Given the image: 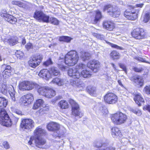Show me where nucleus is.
<instances>
[{
	"label": "nucleus",
	"mask_w": 150,
	"mask_h": 150,
	"mask_svg": "<svg viewBox=\"0 0 150 150\" xmlns=\"http://www.w3.org/2000/svg\"><path fill=\"white\" fill-rule=\"evenodd\" d=\"M79 59L78 53L75 51H71L66 54L65 59H59L58 67L62 71H66L68 69V67L64 66L63 63H65L66 65L69 66H72L77 63Z\"/></svg>",
	"instance_id": "nucleus-1"
},
{
	"label": "nucleus",
	"mask_w": 150,
	"mask_h": 150,
	"mask_svg": "<svg viewBox=\"0 0 150 150\" xmlns=\"http://www.w3.org/2000/svg\"><path fill=\"white\" fill-rule=\"evenodd\" d=\"M111 119L114 124L120 125L125 122L127 119V117L125 114L119 112L112 115Z\"/></svg>",
	"instance_id": "nucleus-2"
},
{
	"label": "nucleus",
	"mask_w": 150,
	"mask_h": 150,
	"mask_svg": "<svg viewBox=\"0 0 150 150\" xmlns=\"http://www.w3.org/2000/svg\"><path fill=\"white\" fill-rule=\"evenodd\" d=\"M103 10L104 12L107 11L110 15L114 18L118 17L120 14V9L117 7L110 4L105 6Z\"/></svg>",
	"instance_id": "nucleus-3"
},
{
	"label": "nucleus",
	"mask_w": 150,
	"mask_h": 150,
	"mask_svg": "<svg viewBox=\"0 0 150 150\" xmlns=\"http://www.w3.org/2000/svg\"><path fill=\"white\" fill-rule=\"evenodd\" d=\"M0 124L7 127L11 125V120L5 109L0 110Z\"/></svg>",
	"instance_id": "nucleus-4"
},
{
	"label": "nucleus",
	"mask_w": 150,
	"mask_h": 150,
	"mask_svg": "<svg viewBox=\"0 0 150 150\" xmlns=\"http://www.w3.org/2000/svg\"><path fill=\"white\" fill-rule=\"evenodd\" d=\"M0 83V92L4 95L7 94L8 91L9 92L12 100L15 101V92L13 89L8 90L7 88V84L5 81H2Z\"/></svg>",
	"instance_id": "nucleus-5"
},
{
	"label": "nucleus",
	"mask_w": 150,
	"mask_h": 150,
	"mask_svg": "<svg viewBox=\"0 0 150 150\" xmlns=\"http://www.w3.org/2000/svg\"><path fill=\"white\" fill-rule=\"evenodd\" d=\"M38 91L39 94L44 96L47 98H51L55 95L54 91L48 87H40Z\"/></svg>",
	"instance_id": "nucleus-6"
},
{
	"label": "nucleus",
	"mask_w": 150,
	"mask_h": 150,
	"mask_svg": "<svg viewBox=\"0 0 150 150\" xmlns=\"http://www.w3.org/2000/svg\"><path fill=\"white\" fill-rule=\"evenodd\" d=\"M34 122L31 119H24L22 121L20 126L24 131L27 132L31 130L34 127Z\"/></svg>",
	"instance_id": "nucleus-7"
},
{
	"label": "nucleus",
	"mask_w": 150,
	"mask_h": 150,
	"mask_svg": "<svg viewBox=\"0 0 150 150\" xmlns=\"http://www.w3.org/2000/svg\"><path fill=\"white\" fill-rule=\"evenodd\" d=\"M43 58L42 55L40 54L32 57L28 62L29 66L33 68H35L40 64Z\"/></svg>",
	"instance_id": "nucleus-8"
},
{
	"label": "nucleus",
	"mask_w": 150,
	"mask_h": 150,
	"mask_svg": "<svg viewBox=\"0 0 150 150\" xmlns=\"http://www.w3.org/2000/svg\"><path fill=\"white\" fill-rule=\"evenodd\" d=\"M69 102L72 107V115L78 118L81 117L83 115V114L79 111L78 105L74 100L71 99L69 100Z\"/></svg>",
	"instance_id": "nucleus-9"
},
{
	"label": "nucleus",
	"mask_w": 150,
	"mask_h": 150,
	"mask_svg": "<svg viewBox=\"0 0 150 150\" xmlns=\"http://www.w3.org/2000/svg\"><path fill=\"white\" fill-rule=\"evenodd\" d=\"M36 84L32 81H23L20 83L19 88L20 90L22 91L30 90L34 88Z\"/></svg>",
	"instance_id": "nucleus-10"
},
{
	"label": "nucleus",
	"mask_w": 150,
	"mask_h": 150,
	"mask_svg": "<svg viewBox=\"0 0 150 150\" xmlns=\"http://www.w3.org/2000/svg\"><path fill=\"white\" fill-rule=\"evenodd\" d=\"M35 18L39 21H42L46 23L49 22V16L40 11H36L34 15Z\"/></svg>",
	"instance_id": "nucleus-11"
},
{
	"label": "nucleus",
	"mask_w": 150,
	"mask_h": 150,
	"mask_svg": "<svg viewBox=\"0 0 150 150\" xmlns=\"http://www.w3.org/2000/svg\"><path fill=\"white\" fill-rule=\"evenodd\" d=\"M33 99V95L29 93L22 96L20 99V102L22 106H27L31 103Z\"/></svg>",
	"instance_id": "nucleus-12"
},
{
	"label": "nucleus",
	"mask_w": 150,
	"mask_h": 150,
	"mask_svg": "<svg viewBox=\"0 0 150 150\" xmlns=\"http://www.w3.org/2000/svg\"><path fill=\"white\" fill-rule=\"evenodd\" d=\"M45 131L39 127H37L34 131V135L32 136L28 142V144L31 145L34 139L35 138L41 137L45 134Z\"/></svg>",
	"instance_id": "nucleus-13"
},
{
	"label": "nucleus",
	"mask_w": 150,
	"mask_h": 150,
	"mask_svg": "<svg viewBox=\"0 0 150 150\" xmlns=\"http://www.w3.org/2000/svg\"><path fill=\"white\" fill-rule=\"evenodd\" d=\"M132 35L135 38L141 39L144 38L146 33L143 29L137 28L133 30L132 33Z\"/></svg>",
	"instance_id": "nucleus-14"
},
{
	"label": "nucleus",
	"mask_w": 150,
	"mask_h": 150,
	"mask_svg": "<svg viewBox=\"0 0 150 150\" xmlns=\"http://www.w3.org/2000/svg\"><path fill=\"white\" fill-rule=\"evenodd\" d=\"M105 102L108 104H113L117 101V96L112 93H109L106 94L104 97Z\"/></svg>",
	"instance_id": "nucleus-15"
},
{
	"label": "nucleus",
	"mask_w": 150,
	"mask_h": 150,
	"mask_svg": "<svg viewBox=\"0 0 150 150\" xmlns=\"http://www.w3.org/2000/svg\"><path fill=\"white\" fill-rule=\"evenodd\" d=\"M100 63L96 60L90 61L87 64V66L94 72H96L98 70Z\"/></svg>",
	"instance_id": "nucleus-16"
},
{
	"label": "nucleus",
	"mask_w": 150,
	"mask_h": 150,
	"mask_svg": "<svg viewBox=\"0 0 150 150\" xmlns=\"http://www.w3.org/2000/svg\"><path fill=\"white\" fill-rule=\"evenodd\" d=\"M69 69V68H68ZM68 74L69 76L74 78L79 79L81 77L80 74L76 68L68 69Z\"/></svg>",
	"instance_id": "nucleus-17"
},
{
	"label": "nucleus",
	"mask_w": 150,
	"mask_h": 150,
	"mask_svg": "<svg viewBox=\"0 0 150 150\" xmlns=\"http://www.w3.org/2000/svg\"><path fill=\"white\" fill-rule=\"evenodd\" d=\"M5 69L2 72V75L4 77L8 78L11 75V67L10 66L3 65L2 66V70Z\"/></svg>",
	"instance_id": "nucleus-18"
},
{
	"label": "nucleus",
	"mask_w": 150,
	"mask_h": 150,
	"mask_svg": "<svg viewBox=\"0 0 150 150\" xmlns=\"http://www.w3.org/2000/svg\"><path fill=\"white\" fill-rule=\"evenodd\" d=\"M96 147L98 148L96 150H114L115 148L111 146H105L100 142H98L96 144Z\"/></svg>",
	"instance_id": "nucleus-19"
},
{
	"label": "nucleus",
	"mask_w": 150,
	"mask_h": 150,
	"mask_svg": "<svg viewBox=\"0 0 150 150\" xmlns=\"http://www.w3.org/2000/svg\"><path fill=\"white\" fill-rule=\"evenodd\" d=\"M38 75L47 80H48L51 78L50 72L47 69H43L41 70Z\"/></svg>",
	"instance_id": "nucleus-20"
},
{
	"label": "nucleus",
	"mask_w": 150,
	"mask_h": 150,
	"mask_svg": "<svg viewBox=\"0 0 150 150\" xmlns=\"http://www.w3.org/2000/svg\"><path fill=\"white\" fill-rule=\"evenodd\" d=\"M103 27L109 31L112 30L115 27L114 23L109 21H105L103 23Z\"/></svg>",
	"instance_id": "nucleus-21"
},
{
	"label": "nucleus",
	"mask_w": 150,
	"mask_h": 150,
	"mask_svg": "<svg viewBox=\"0 0 150 150\" xmlns=\"http://www.w3.org/2000/svg\"><path fill=\"white\" fill-rule=\"evenodd\" d=\"M59 125L54 122H51L47 125L48 129L51 131H56L58 130L59 128Z\"/></svg>",
	"instance_id": "nucleus-22"
},
{
	"label": "nucleus",
	"mask_w": 150,
	"mask_h": 150,
	"mask_svg": "<svg viewBox=\"0 0 150 150\" xmlns=\"http://www.w3.org/2000/svg\"><path fill=\"white\" fill-rule=\"evenodd\" d=\"M33 140H34L36 146L40 148H42V146L46 143V141L41 137L35 138Z\"/></svg>",
	"instance_id": "nucleus-23"
},
{
	"label": "nucleus",
	"mask_w": 150,
	"mask_h": 150,
	"mask_svg": "<svg viewBox=\"0 0 150 150\" xmlns=\"http://www.w3.org/2000/svg\"><path fill=\"white\" fill-rule=\"evenodd\" d=\"M134 100L136 104L139 106H141L142 104L144 102V98L140 93L135 95V97L134 98Z\"/></svg>",
	"instance_id": "nucleus-24"
},
{
	"label": "nucleus",
	"mask_w": 150,
	"mask_h": 150,
	"mask_svg": "<svg viewBox=\"0 0 150 150\" xmlns=\"http://www.w3.org/2000/svg\"><path fill=\"white\" fill-rule=\"evenodd\" d=\"M4 41L12 45H14L18 43V38L17 37H7L4 39Z\"/></svg>",
	"instance_id": "nucleus-25"
},
{
	"label": "nucleus",
	"mask_w": 150,
	"mask_h": 150,
	"mask_svg": "<svg viewBox=\"0 0 150 150\" xmlns=\"http://www.w3.org/2000/svg\"><path fill=\"white\" fill-rule=\"evenodd\" d=\"M5 20L11 24H15L17 19L14 17L10 14H5L4 15Z\"/></svg>",
	"instance_id": "nucleus-26"
},
{
	"label": "nucleus",
	"mask_w": 150,
	"mask_h": 150,
	"mask_svg": "<svg viewBox=\"0 0 150 150\" xmlns=\"http://www.w3.org/2000/svg\"><path fill=\"white\" fill-rule=\"evenodd\" d=\"M64 80L60 78H56L53 79L51 83L55 84L59 86H63L64 83Z\"/></svg>",
	"instance_id": "nucleus-27"
},
{
	"label": "nucleus",
	"mask_w": 150,
	"mask_h": 150,
	"mask_svg": "<svg viewBox=\"0 0 150 150\" xmlns=\"http://www.w3.org/2000/svg\"><path fill=\"white\" fill-rule=\"evenodd\" d=\"M134 81L140 86H142L144 83V81L142 77L139 76L133 77Z\"/></svg>",
	"instance_id": "nucleus-28"
},
{
	"label": "nucleus",
	"mask_w": 150,
	"mask_h": 150,
	"mask_svg": "<svg viewBox=\"0 0 150 150\" xmlns=\"http://www.w3.org/2000/svg\"><path fill=\"white\" fill-rule=\"evenodd\" d=\"M44 101L42 99H38L34 103L33 108L34 109H37L41 106H43Z\"/></svg>",
	"instance_id": "nucleus-29"
},
{
	"label": "nucleus",
	"mask_w": 150,
	"mask_h": 150,
	"mask_svg": "<svg viewBox=\"0 0 150 150\" xmlns=\"http://www.w3.org/2000/svg\"><path fill=\"white\" fill-rule=\"evenodd\" d=\"M7 100L4 97H0V110L4 109V108L6 107L7 104Z\"/></svg>",
	"instance_id": "nucleus-30"
},
{
	"label": "nucleus",
	"mask_w": 150,
	"mask_h": 150,
	"mask_svg": "<svg viewBox=\"0 0 150 150\" xmlns=\"http://www.w3.org/2000/svg\"><path fill=\"white\" fill-rule=\"evenodd\" d=\"M91 72L87 69L83 70L81 72V76L82 77L86 78L90 77L91 75Z\"/></svg>",
	"instance_id": "nucleus-31"
},
{
	"label": "nucleus",
	"mask_w": 150,
	"mask_h": 150,
	"mask_svg": "<svg viewBox=\"0 0 150 150\" xmlns=\"http://www.w3.org/2000/svg\"><path fill=\"white\" fill-rule=\"evenodd\" d=\"M112 135L113 137L115 136H119L121 137V132L119 129L117 127H114L112 129Z\"/></svg>",
	"instance_id": "nucleus-32"
},
{
	"label": "nucleus",
	"mask_w": 150,
	"mask_h": 150,
	"mask_svg": "<svg viewBox=\"0 0 150 150\" xmlns=\"http://www.w3.org/2000/svg\"><path fill=\"white\" fill-rule=\"evenodd\" d=\"M110 56L113 59H119L120 55L117 51L113 50L110 53Z\"/></svg>",
	"instance_id": "nucleus-33"
},
{
	"label": "nucleus",
	"mask_w": 150,
	"mask_h": 150,
	"mask_svg": "<svg viewBox=\"0 0 150 150\" xmlns=\"http://www.w3.org/2000/svg\"><path fill=\"white\" fill-rule=\"evenodd\" d=\"M58 105L61 109H65L68 108L67 102L64 100L60 101L58 103Z\"/></svg>",
	"instance_id": "nucleus-34"
},
{
	"label": "nucleus",
	"mask_w": 150,
	"mask_h": 150,
	"mask_svg": "<svg viewBox=\"0 0 150 150\" xmlns=\"http://www.w3.org/2000/svg\"><path fill=\"white\" fill-rule=\"evenodd\" d=\"M50 74L54 76H58L60 75L59 70L57 67H52L50 71Z\"/></svg>",
	"instance_id": "nucleus-35"
},
{
	"label": "nucleus",
	"mask_w": 150,
	"mask_h": 150,
	"mask_svg": "<svg viewBox=\"0 0 150 150\" xmlns=\"http://www.w3.org/2000/svg\"><path fill=\"white\" fill-rule=\"evenodd\" d=\"M101 17V12L98 11H96L95 18L92 23L93 24H96L100 19Z\"/></svg>",
	"instance_id": "nucleus-36"
},
{
	"label": "nucleus",
	"mask_w": 150,
	"mask_h": 150,
	"mask_svg": "<svg viewBox=\"0 0 150 150\" xmlns=\"http://www.w3.org/2000/svg\"><path fill=\"white\" fill-rule=\"evenodd\" d=\"M70 83L71 85L73 86H76L79 88L81 87H83L84 86V84L82 82H80L79 83H76V81L74 80H71Z\"/></svg>",
	"instance_id": "nucleus-37"
},
{
	"label": "nucleus",
	"mask_w": 150,
	"mask_h": 150,
	"mask_svg": "<svg viewBox=\"0 0 150 150\" xmlns=\"http://www.w3.org/2000/svg\"><path fill=\"white\" fill-rule=\"evenodd\" d=\"M81 57L83 60L85 61L90 59L91 57V55L88 52H82L81 53Z\"/></svg>",
	"instance_id": "nucleus-38"
},
{
	"label": "nucleus",
	"mask_w": 150,
	"mask_h": 150,
	"mask_svg": "<svg viewBox=\"0 0 150 150\" xmlns=\"http://www.w3.org/2000/svg\"><path fill=\"white\" fill-rule=\"evenodd\" d=\"M132 11H130V10H126L124 12V16L128 19H134L135 18V16H134V17H133V18L129 16H130V15H132Z\"/></svg>",
	"instance_id": "nucleus-39"
},
{
	"label": "nucleus",
	"mask_w": 150,
	"mask_h": 150,
	"mask_svg": "<svg viewBox=\"0 0 150 150\" xmlns=\"http://www.w3.org/2000/svg\"><path fill=\"white\" fill-rule=\"evenodd\" d=\"M72 38L68 36H62L59 38V40L60 41H64L66 42H70Z\"/></svg>",
	"instance_id": "nucleus-40"
},
{
	"label": "nucleus",
	"mask_w": 150,
	"mask_h": 150,
	"mask_svg": "<svg viewBox=\"0 0 150 150\" xmlns=\"http://www.w3.org/2000/svg\"><path fill=\"white\" fill-rule=\"evenodd\" d=\"M49 21L51 23L54 25H57L59 23V21L56 18L53 17H51L50 18Z\"/></svg>",
	"instance_id": "nucleus-41"
},
{
	"label": "nucleus",
	"mask_w": 150,
	"mask_h": 150,
	"mask_svg": "<svg viewBox=\"0 0 150 150\" xmlns=\"http://www.w3.org/2000/svg\"><path fill=\"white\" fill-rule=\"evenodd\" d=\"M87 91L90 94H93L96 92V88L91 86H88L87 87Z\"/></svg>",
	"instance_id": "nucleus-42"
},
{
	"label": "nucleus",
	"mask_w": 150,
	"mask_h": 150,
	"mask_svg": "<svg viewBox=\"0 0 150 150\" xmlns=\"http://www.w3.org/2000/svg\"><path fill=\"white\" fill-rule=\"evenodd\" d=\"M32 6L31 3L28 2H26L25 3H23L21 7L26 9L29 10Z\"/></svg>",
	"instance_id": "nucleus-43"
},
{
	"label": "nucleus",
	"mask_w": 150,
	"mask_h": 150,
	"mask_svg": "<svg viewBox=\"0 0 150 150\" xmlns=\"http://www.w3.org/2000/svg\"><path fill=\"white\" fill-rule=\"evenodd\" d=\"M130 111L138 116H140L142 114L141 111L137 109L131 108Z\"/></svg>",
	"instance_id": "nucleus-44"
},
{
	"label": "nucleus",
	"mask_w": 150,
	"mask_h": 150,
	"mask_svg": "<svg viewBox=\"0 0 150 150\" xmlns=\"http://www.w3.org/2000/svg\"><path fill=\"white\" fill-rule=\"evenodd\" d=\"M11 3L12 4L17 5L20 7H21L23 4V3L21 2L19 0H14Z\"/></svg>",
	"instance_id": "nucleus-45"
},
{
	"label": "nucleus",
	"mask_w": 150,
	"mask_h": 150,
	"mask_svg": "<svg viewBox=\"0 0 150 150\" xmlns=\"http://www.w3.org/2000/svg\"><path fill=\"white\" fill-rule=\"evenodd\" d=\"M150 19V15L149 13H147L145 14L143 21L144 23H147L149 20Z\"/></svg>",
	"instance_id": "nucleus-46"
},
{
	"label": "nucleus",
	"mask_w": 150,
	"mask_h": 150,
	"mask_svg": "<svg viewBox=\"0 0 150 150\" xmlns=\"http://www.w3.org/2000/svg\"><path fill=\"white\" fill-rule=\"evenodd\" d=\"M135 11L134 12H132V15H130V16H129L133 18V17H134V16H135V17L134 19H129V20H134L136 19L137 18V13H138V11L137 10V9H135Z\"/></svg>",
	"instance_id": "nucleus-47"
},
{
	"label": "nucleus",
	"mask_w": 150,
	"mask_h": 150,
	"mask_svg": "<svg viewBox=\"0 0 150 150\" xmlns=\"http://www.w3.org/2000/svg\"><path fill=\"white\" fill-rule=\"evenodd\" d=\"M11 120V125L12 124H16L18 121V118L15 116H13L11 119H10Z\"/></svg>",
	"instance_id": "nucleus-48"
},
{
	"label": "nucleus",
	"mask_w": 150,
	"mask_h": 150,
	"mask_svg": "<svg viewBox=\"0 0 150 150\" xmlns=\"http://www.w3.org/2000/svg\"><path fill=\"white\" fill-rule=\"evenodd\" d=\"M52 64V61L51 59L50 58L48 60L44 62L43 65L47 67Z\"/></svg>",
	"instance_id": "nucleus-49"
},
{
	"label": "nucleus",
	"mask_w": 150,
	"mask_h": 150,
	"mask_svg": "<svg viewBox=\"0 0 150 150\" xmlns=\"http://www.w3.org/2000/svg\"><path fill=\"white\" fill-rule=\"evenodd\" d=\"M110 45L112 47H113L117 49L118 50H124V49L121 47L118 46L117 45L115 44H114L112 43H110Z\"/></svg>",
	"instance_id": "nucleus-50"
},
{
	"label": "nucleus",
	"mask_w": 150,
	"mask_h": 150,
	"mask_svg": "<svg viewBox=\"0 0 150 150\" xmlns=\"http://www.w3.org/2000/svg\"><path fill=\"white\" fill-rule=\"evenodd\" d=\"M100 110L103 114H106L108 112V111L105 109V107H104L102 105H101V106L100 107Z\"/></svg>",
	"instance_id": "nucleus-51"
},
{
	"label": "nucleus",
	"mask_w": 150,
	"mask_h": 150,
	"mask_svg": "<svg viewBox=\"0 0 150 150\" xmlns=\"http://www.w3.org/2000/svg\"><path fill=\"white\" fill-rule=\"evenodd\" d=\"M23 53L21 51H17L16 52V55L18 58L19 59L23 56Z\"/></svg>",
	"instance_id": "nucleus-52"
},
{
	"label": "nucleus",
	"mask_w": 150,
	"mask_h": 150,
	"mask_svg": "<svg viewBox=\"0 0 150 150\" xmlns=\"http://www.w3.org/2000/svg\"><path fill=\"white\" fill-rule=\"evenodd\" d=\"M86 66L85 65L82 64L81 63L79 64L76 67V69H83L86 68Z\"/></svg>",
	"instance_id": "nucleus-53"
},
{
	"label": "nucleus",
	"mask_w": 150,
	"mask_h": 150,
	"mask_svg": "<svg viewBox=\"0 0 150 150\" xmlns=\"http://www.w3.org/2000/svg\"><path fill=\"white\" fill-rule=\"evenodd\" d=\"M144 90L146 94L150 95V85L145 87Z\"/></svg>",
	"instance_id": "nucleus-54"
},
{
	"label": "nucleus",
	"mask_w": 150,
	"mask_h": 150,
	"mask_svg": "<svg viewBox=\"0 0 150 150\" xmlns=\"http://www.w3.org/2000/svg\"><path fill=\"white\" fill-rule=\"evenodd\" d=\"M94 35L97 38L103 40L104 39V36L103 35H101L97 33H95Z\"/></svg>",
	"instance_id": "nucleus-55"
},
{
	"label": "nucleus",
	"mask_w": 150,
	"mask_h": 150,
	"mask_svg": "<svg viewBox=\"0 0 150 150\" xmlns=\"http://www.w3.org/2000/svg\"><path fill=\"white\" fill-rule=\"evenodd\" d=\"M119 65L120 67L123 69L126 74H127V71L125 65L122 64H120Z\"/></svg>",
	"instance_id": "nucleus-56"
},
{
	"label": "nucleus",
	"mask_w": 150,
	"mask_h": 150,
	"mask_svg": "<svg viewBox=\"0 0 150 150\" xmlns=\"http://www.w3.org/2000/svg\"><path fill=\"white\" fill-rule=\"evenodd\" d=\"M33 47V45L30 43H27L25 45V48L28 50L32 49Z\"/></svg>",
	"instance_id": "nucleus-57"
},
{
	"label": "nucleus",
	"mask_w": 150,
	"mask_h": 150,
	"mask_svg": "<svg viewBox=\"0 0 150 150\" xmlns=\"http://www.w3.org/2000/svg\"><path fill=\"white\" fill-rule=\"evenodd\" d=\"M3 145L4 147L6 149H8L10 148L9 144L6 141L4 142L3 143Z\"/></svg>",
	"instance_id": "nucleus-58"
},
{
	"label": "nucleus",
	"mask_w": 150,
	"mask_h": 150,
	"mask_svg": "<svg viewBox=\"0 0 150 150\" xmlns=\"http://www.w3.org/2000/svg\"><path fill=\"white\" fill-rule=\"evenodd\" d=\"M133 69L134 71L137 72H141L143 70L142 68H138L136 67H134L133 68Z\"/></svg>",
	"instance_id": "nucleus-59"
},
{
	"label": "nucleus",
	"mask_w": 150,
	"mask_h": 150,
	"mask_svg": "<svg viewBox=\"0 0 150 150\" xmlns=\"http://www.w3.org/2000/svg\"><path fill=\"white\" fill-rule=\"evenodd\" d=\"M138 60L142 62H144L150 64V62L146 61L145 59L143 58L139 57L138 58Z\"/></svg>",
	"instance_id": "nucleus-60"
},
{
	"label": "nucleus",
	"mask_w": 150,
	"mask_h": 150,
	"mask_svg": "<svg viewBox=\"0 0 150 150\" xmlns=\"http://www.w3.org/2000/svg\"><path fill=\"white\" fill-rule=\"evenodd\" d=\"M57 131L58 132L57 133L58 135L57 136V137H60L61 136L63 135L64 134V132H62V131H61V130H60V131L58 132V130Z\"/></svg>",
	"instance_id": "nucleus-61"
},
{
	"label": "nucleus",
	"mask_w": 150,
	"mask_h": 150,
	"mask_svg": "<svg viewBox=\"0 0 150 150\" xmlns=\"http://www.w3.org/2000/svg\"><path fill=\"white\" fill-rule=\"evenodd\" d=\"M144 108L150 112V104L146 105Z\"/></svg>",
	"instance_id": "nucleus-62"
},
{
	"label": "nucleus",
	"mask_w": 150,
	"mask_h": 150,
	"mask_svg": "<svg viewBox=\"0 0 150 150\" xmlns=\"http://www.w3.org/2000/svg\"><path fill=\"white\" fill-rule=\"evenodd\" d=\"M143 5L144 4H136V6L137 7L142 8L143 6Z\"/></svg>",
	"instance_id": "nucleus-63"
},
{
	"label": "nucleus",
	"mask_w": 150,
	"mask_h": 150,
	"mask_svg": "<svg viewBox=\"0 0 150 150\" xmlns=\"http://www.w3.org/2000/svg\"><path fill=\"white\" fill-rule=\"evenodd\" d=\"M117 82H118V84H119V85H120L122 87H123V84H122L121 80H118L117 81Z\"/></svg>",
	"instance_id": "nucleus-64"
}]
</instances>
